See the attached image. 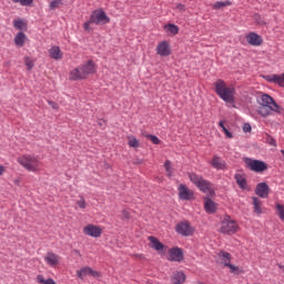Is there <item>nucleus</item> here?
I'll return each instance as SVG.
<instances>
[{
	"instance_id": "obj_1",
	"label": "nucleus",
	"mask_w": 284,
	"mask_h": 284,
	"mask_svg": "<svg viewBox=\"0 0 284 284\" xmlns=\"http://www.w3.org/2000/svg\"><path fill=\"white\" fill-rule=\"evenodd\" d=\"M257 114L262 116L263 119H267V116H272V112H275V114H281L283 112V108L276 103L274 98H272L267 93H263L257 98Z\"/></svg>"
},
{
	"instance_id": "obj_2",
	"label": "nucleus",
	"mask_w": 284,
	"mask_h": 284,
	"mask_svg": "<svg viewBox=\"0 0 284 284\" xmlns=\"http://www.w3.org/2000/svg\"><path fill=\"white\" fill-rule=\"evenodd\" d=\"M214 88L217 97H220L226 105H232L234 108V103H236V89L233 85H227V83L221 79L214 83Z\"/></svg>"
},
{
	"instance_id": "obj_3",
	"label": "nucleus",
	"mask_w": 284,
	"mask_h": 284,
	"mask_svg": "<svg viewBox=\"0 0 284 284\" xmlns=\"http://www.w3.org/2000/svg\"><path fill=\"white\" fill-rule=\"evenodd\" d=\"M97 72V64L94 61L89 60L81 64L80 67L72 69L69 74V79L71 81H83V79H88L90 74H94Z\"/></svg>"
},
{
	"instance_id": "obj_4",
	"label": "nucleus",
	"mask_w": 284,
	"mask_h": 284,
	"mask_svg": "<svg viewBox=\"0 0 284 284\" xmlns=\"http://www.w3.org/2000/svg\"><path fill=\"white\" fill-rule=\"evenodd\" d=\"M189 179L193 185L197 187L200 192H203L207 196H214V184L203 179V176L196 173H189Z\"/></svg>"
},
{
	"instance_id": "obj_5",
	"label": "nucleus",
	"mask_w": 284,
	"mask_h": 284,
	"mask_svg": "<svg viewBox=\"0 0 284 284\" xmlns=\"http://www.w3.org/2000/svg\"><path fill=\"white\" fill-rule=\"evenodd\" d=\"M18 163L27 170V172H41L43 163L34 155H21L18 158Z\"/></svg>"
},
{
	"instance_id": "obj_6",
	"label": "nucleus",
	"mask_w": 284,
	"mask_h": 284,
	"mask_svg": "<svg viewBox=\"0 0 284 284\" xmlns=\"http://www.w3.org/2000/svg\"><path fill=\"white\" fill-rule=\"evenodd\" d=\"M90 23H94L95 26H105V23H110V18H108L105 11L98 9L91 13Z\"/></svg>"
},
{
	"instance_id": "obj_7",
	"label": "nucleus",
	"mask_w": 284,
	"mask_h": 284,
	"mask_svg": "<svg viewBox=\"0 0 284 284\" xmlns=\"http://www.w3.org/2000/svg\"><path fill=\"white\" fill-rule=\"evenodd\" d=\"M246 168L251 170V172H256L261 174V172H265L267 170V164L261 160H252L250 158L245 159Z\"/></svg>"
},
{
	"instance_id": "obj_8",
	"label": "nucleus",
	"mask_w": 284,
	"mask_h": 284,
	"mask_svg": "<svg viewBox=\"0 0 284 284\" xmlns=\"http://www.w3.org/2000/svg\"><path fill=\"white\" fill-rule=\"evenodd\" d=\"M237 230L239 224L233 220L225 219L221 223L220 232H222V234H236Z\"/></svg>"
},
{
	"instance_id": "obj_9",
	"label": "nucleus",
	"mask_w": 284,
	"mask_h": 284,
	"mask_svg": "<svg viewBox=\"0 0 284 284\" xmlns=\"http://www.w3.org/2000/svg\"><path fill=\"white\" fill-rule=\"evenodd\" d=\"M175 232L181 236H192L194 234V227L189 221H182L176 224Z\"/></svg>"
},
{
	"instance_id": "obj_10",
	"label": "nucleus",
	"mask_w": 284,
	"mask_h": 284,
	"mask_svg": "<svg viewBox=\"0 0 284 284\" xmlns=\"http://www.w3.org/2000/svg\"><path fill=\"white\" fill-rule=\"evenodd\" d=\"M83 234L85 236H91V239H101L103 234V227L100 225L88 224L83 227Z\"/></svg>"
},
{
	"instance_id": "obj_11",
	"label": "nucleus",
	"mask_w": 284,
	"mask_h": 284,
	"mask_svg": "<svg viewBox=\"0 0 284 284\" xmlns=\"http://www.w3.org/2000/svg\"><path fill=\"white\" fill-rule=\"evenodd\" d=\"M178 192L181 201H192L194 199V191L190 190L185 184H180Z\"/></svg>"
},
{
	"instance_id": "obj_12",
	"label": "nucleus",
	"mask_w": 284,
	"mask_h": 284,
	"mask_svg": "<svg viewBox=\"0 0 284 284\" xmlns=\"http://www.w3.org/2000/svg\"><path fill=\"white\" fill-rule=\"evenodd\" d=\"M78 278H85V276H92L93 278L101 277V273L99 271L92 270L90 266L82 267L81 270L77 271Z\"/></svg>"
},
{
	"instance_id": "obj_13",
	"label": "nucleus",
	"mask_w": 284,
	"mask_h": 284,
	"mask_svg": "<svg viewBox=\"0 0 284 284\" xmlns=\"http://www.w3.org/2000/svg\"><path fill=\"white\" fill-rule=\"evenodd\" d=\"M155 50L159 57H170V54H172V49L170 48V42L168 41L160 42Z\"/></svg>"
},
{
	"instance_id": "obj_14",
	"label": "nucleus",
	"mask_w": 284,
	"mask_h": 284,
	"mask_svg": "<svg viewBox=\"0 0 284 284\" xmlns=\"http://www.w3.org/2000/svg\"><path fill=\"white\" fill-rule=\"evenodd\" d=\"M44 261L49 267H57L61 263V256L53 252H48L44 256Z\"/></svg>"
},
{
	"instance_id": "obj_15",
	"label": "nucleus",
	"mask_w": 284,
	"mask_h": 284,
	"mask_svg": "<svg viewBox=\"0 0 284 284\" xmlns=\"http://www.w3.org/2000/svg\"><path fill=\"white\" fill-rule=\"evenodd\" d=\"M255 194L260 196V199H267L270 196V185L265 182H261L256 185Z\"/></svg>"
},
{
	"instance_id": "obj_16",
	"label": "nucleus",
	"mask_w": 284,
	"mask_h": 284,
	"mask_svg": "<svg viewBox=\"0 0 284 284\" xmlns=\"http://www.w3.org/2000/svg\"><path fill=\"white\" fill-rule=\"evenodd\" d=\"M169 261H173L175 263H181L183 261V250L179 247H173L169 250Z\"/></svg>"
},
{
	"instance_id": "obj_17",
	"label": "nucleus",
	"mask_w": 284,
	"mask_h": 284,
	"mask_svg": "<svg viewBox=\"0 0 284 284\" xmlns=\"http://www.w3.org/2000/svg\"><path fill=\"white\" fill-rule=\"evenodd\" d=\"M246 41L250 45H254L255 48L263 45V38L255 32H250L246 36Z\"/></svg>"
},
{
	"instance_id": "obj_18",
	"label": "nucleus",
	"mask_w": 284,
	"mask_h": 284,
	"mask_svg": "<svg viewBox=\"0 0 284 284\" xmlns=\"http://www.w3.org/2000/svg\"><path fill=\"white\" fill-rule=\"evenodd\" d=\"M204 210L207 214H214L216 212V203L210 197H204Z\"/></svg>"
},
{
	"instance_id": "obj_19",
	"label": "nucleus",
	"mask_w": 284,
	"mask_h": 284,
	"mask_svg": "<svg viewBox=\"0 0 284 284\" xmlns=\"http://www.w3.org/2000/svg\"><path fill=\"white\" fill-rule=\"evenodd\" d=\"M171 282L173 284H183V283H185V273H183L181 271L174 272L173 275L171 276Z\"/></svg>"
},
{
	"instance_id": "obj_20",
	"label": "nucleus",
	"mask_w": 284,
	"mask_h": 284,
	"mask_svg": "<svg viewBox=\"0 0 284 284\" xmlns=\"http://www.w3.org/2000/svg\"><path fill=\"white\" fill-rule=\"evenodd\" d=\"M49 57L59 61L60 59H63V53H61V49L59 47L54 45L49 50Z\"/></svg>"
},
{
	"instance_id": "obj_21",
	"label": "nucleus",
	"mask_w": 284,
	"mask_h": 284,
	"mask_svg": "<svg viewBox=\"0 0 284 284\" xmlns=\"http://www.w3.org/2000/svg\"><path fill=\"white\" fill-rule=\"evenodd\" d=\"M149 241L150 247H152V250H155L156 252H161V250H163L164 245L163 243H161V241H159V239L154 236H149Z\"/></svg>"
},
{
	"instance_id": "obj_22",
	"label": "nucleus",
	"mask_w": 284,
	"mask_h": 284,
	"mask_svg": "<svg viewBox=\"0 0 284 284\" xmlns=\"http://www.w3.org/2000/svg\"><path fill=\"white\" fill-rule=\"evenodd\" d=\"M211 165L214 168V170H225V162L222 161V159L217 155L213 156Z\"/></svg>"
},
{
	"instance_id": "obj_23",
	"label": "nucleus",
	"mask_w": 284,
	"mask_h": 284,
	"mask_svg": "<svg viewBox=\"0 0 284 284\" xmlns=\"http://www.w3.org/2000/svg\"><path fill=\"white\" fill-rule=\"evenodd\" d=\"M267 81L271 83H277L281 88H284V73L281 75L272 74L267 77Z\"/></svg>"
},
{
	"instance_id": "obj_24",
	"label": "nucleus",
	"mask_w": 284,
	"mask_h": 284,
	"mask_svg": "<svg viewBox=\"0 0 284 284\" xmlns=\"http://www.w3.org/2000/svg\"><path fill=\"white\" fill-rule=\"evenodd\" d=\"M219 258H221L223 265L226 267L232 262V254L222 251L217 254Z\"/></svg>"
},
{
	"instance_id": "obj_25",
	"label": "nucleus",
	"mask_w": 284,
	"mask_h": 284,
	"mask_svg": "<svg viewBox=\"0 0 284 284\" xmlns=\"http://www.w3.org/2000/svg\"><path fill=\"white\" fill-rule=\"evenodd\" d=\"M14 43L18 48H23L26 45V33L19 32L14 38Z\"/></svg>"
},
{
	"instance_id": "obj_26",
	"label": "nucleus",
	"mask_w": 284,
	"mask_h": 284,
	"mask_svg": "<svg viewBox=\"0 0 284 284\" xmlns=\"http://www.w3.org/2000/svg\"><path fill=\"white\" fill-rule=\"evenodd\" d=\"M235 181L241 190H245L247 187V180H245V176L241 174H235Z\"/></svg>"
},
{
	"instance_id": "obj_27",
	"label": "nucleus",
	"mask_w": 284,
	"mask_h": 284,
	"mask_svg": "<svg viewBox=\"0 0 284 284\" xmlns=\"http://www.w3.org/2000/svg\"><path fill=\"white\" fill-rule=\"evenodd\" d=\"M220 128L222 129V132H224L226 139H234V133H232L225 126V120H222L219 122Z\"/></svg>"
},
{
	"instance_id": "obj_28",
	"label": "nucleus",
	"mask_w": 284,
	"mask_h": 284,
	"mask_svg": "<svg viewBox=\"0 0 284 284\" xmlns=\"http://www.w3.org/2000/svg\"><path fill=\"white\" fill-rule=\"evenodd\" d=\"M227 6H232V2L230 0L226 1H216L212 8L213 10H221V8H227Z\"/></svg>"
},
{
	"instance_id": "obj_29",
	"label": "nucleus",
	"mask_w": 284,
	"mask_h": 284,
	"mask_svg": "<svg viewBox=\"0 0 284 284\" xmlns=\"http://www.w3.org/2000/svg\"><path fill=\"white\" fill-rule=\"evenodd\" d=\"M253 207L255 214H263V209L261 207V200H258V197H253Z\"/></svg>"
},
{
	"instance_id": "obj_30",
	"label": "nucleus",
	"mask_w": 284,
	"mask_h": 284,
	"mask_svg": "<svg viewBox=\"0 0 284 284\" xmlns=\"http://www.w3.org/2000/svg\"><path fill=\"white\" fill-rule=\"evenodd\" d=\"M61 6H63V0H52L49 3L50 10H57V9L61 8Z\"/></svg>"
},
{
	"instance_id": "obj_31",
	"label": "nucleus",
	"mask_w": 284,
	"mask_h": 284,
	"mask_svg": "<svg viewBox=\"0 0 284 284\" xmlns=\"http://www.w3.org/2000/svg\"><path fill=\"white\" fill-rule=\"evenodd\" d=\"M164 168H165L166 176L172 178V174H173L172 161L166 160V161L164 162Z\"/></svg>"
},
{
	"instance_id": "obj_32",
	"label": "nucleus",
	"mask_w": 284,
	"mask_h": 284,
	"mask_svg": "<svg viewBox=\"0 0 284 284\" xmlns=\"http://www.w3.org/2000/svg\"><path fill=\"white\" fill-rule=\"evenodd\" d=\"M276 214L280 216L281 221H284V205L283 204H276L275 205Z\"/></svg>"
},
{
	"instance_id": "obj_33",
	"label": "nucleus",
	"mask_w": 284,
	"mask_h": 284,
	"mask_svg": "<svg viewBox=\"0 0 284 284\" xmlns=\"http://www.w3.org/2000/svg\"><path fill=\"white\" fill-rule=\"evenodd\" d=\"M24 65L27 67V70H32V68H34V60H32V58L30 57H24Z\"/></svg>"
},
{
	"instance_id": "obj_34",
	"label": "nucleus",
	"mask_w": 284,
	"mask_h": 284,
	"mask_svg": "<svg viewBox=\"0 0 284 284\" xmlns=\"http://www.w3.org/2000/svg\"><path fill=\"white\" fill-rule=\"evenodd\" d=\"M165 28L169 30V32L174 37L179 32V26L176 24H168Z\"/></svg>"
},
{
	"instance_id": "obj_35",
	"label": "nucleus",
	"mask_w": 284,
	"mask_h": 284,
	"mask_svg": "<svg viewBox=\"0 0 284 284\" xmlns=\"http://www.w3.org/2000/svg\"><path fill=\"white\" fill-rule=\"evenodd\" d=\"M129 146L139 148V140H136V138L134 136L129 138Z\"/></svg>"
},
{
	"instance_id": "obj_36",
	"label": "nucleus",
	"mask_w": 284,
	"mask_h": 284,
	"mask_svg": "<svg viewBox=\"0 0 284 284\" xmlns=\"http://www.w3.org/2000/svg\"><path fill=\"white\" fill-rule=\"evenodd\" d=\"M77 205L80 207V210H85V207H88V203H85V199L82 196L77 201Z\"/></svg>"
},
{
	"instance_id": "obj_37",
	"label": "nucleus",
	"mask_w": 284,
	"mask_h": 284,
	"mask_svg": "<svg viewBox=\"0 0 284 284\" xmlns=\"http://www.w3.org/2000/svg\"><path fill=\"white\" fill-rule=\"evenodd\" d=\"M146 138L150 139L154 145H159V143H161V140H159L156 135H146Z\"/></svg>"
},
{
	"instance_id": "obj_38",
	"label": "nucleus",
	"mask_w": 284,
	"mask_h": 284,
	"mask_svg": "<svg viewBox=\"0 0 284 284\" xmlns=\"http://www.w3.org/2000/svg\"><path fill=\"white\" fill-rule=\"evenodd\" d=\"M226 267L231 271V274H236L239 272V266H235L234 264L230 263Z\"/></svg>"
},
{
	"instance_id": "obj_39",
	"label": "nucleus",
	"mask_w": 284,
	"mask_h": 284,
	"mask_svg": "<svg viewBox=\"0 0 284 284\" xmlns=\"http://www.w3.org/2000/svg\"><path fill=\"white\" fill-rule=\"evenodd\" d=\"M13 26H14V28H17L18 30H21V29L23 28V22H22V20H16V21L13 22Z\"/></svg>"
},
{
	"instance_id": "obj_40",
	"label": "nucleus",
	"mask_w": 284,
	"mask_h": 284,
	"mask_svg": "<svg viewBox=\"0 0 284 284\" xmlns=\"http://www.w3.org/2000/svg\"><path fill=\"white\" fill-rule=\"evenodd\" d=\"M37 282L39 284H47L48 283V280H45V277H43V275H38L37 276Z\"/></svg>"
},
{
	"instance_id": "obj_41",
	"label": "nucleus",
	"mask_w": 284,
	"mask_h": 284,
	"mask_svg": "<svg viewBox=\"0 0 284 284\" xmlns=\"http://www.w3.org/2000/svg\"><path fill=\"white\" fill-rule=\"evenodd\" d=\"M34 0H20V6H32Z\"/></svg>"
},
{
	"instance_id": "obj_42",
	"label": "nucleus",
	"mask_w": 284,
	"mask_h": 284,
	"mask_svg": "<svg viewBox=\"0 0 284 284\" xmlns=\"http://www.w3.org/2000/svg\"><path fill=\"white\" fill-rule=\"evenodd\" d=\"M91 23H94V22H90V20H89V21H87V22L84 23L83 28H84V30H85L87 32H90V31L92 30V27H90Z\"/></svg>"
},
{
	"instance_id": "obj_43",
	"label": "nucleus",
	"mask_w": 284,
	"mask_h": 284,
	"mask_svg": "<svg viewBox=\"0 0 284 284\" xmlns=\"http://www.w3.org/2000/svg\"><path fill=\"white\" fill-rule=\"evenodd\" d=\"M175 10L179 12H185V4L178 3Z\"/></svg>"
},
{
	"instance_id": "obj_44",
	"label": "nucleus",
	"mask_w": 284,
	"mask_h": 284,
	"mask_svg": "<svg viewBox=\"0 0 284 284\" xmlns=\"http://www.w3.org/2000/svg\"><path fill=\"white\" fill-rule=\"evenodd\" d=\"M243 132H245V133L252 132V125H250V123H245L243 125Z\"/></svg>"
},
{
	"instance_id": "obj_45",
	"label": "nucleus",
	"mask_w": 284,
	"mask_h": 284,
	"mask_svg": "<svg viewBox=\"0 0 284 284\" xmlns=\"http://www.w3.org/2000/svg\"><path fill=\"white\" fill-rule=\"evenodd\" d=\"M48 103L53 110H59V104L57 102L49 100Z\"/></svg>"
},
{
	"instance_id": "obj_46",
	"label": "nucleus",
	"mask_w": 284,
	"mask_h": 284,
	"mask_svg": "<svg viewBox=\"0 0 284 284\" xmlns=\"http://www.w3.org/2000/svg\"><path fill=\"white\" fill-rule=\"evenodd\" d=\"M122 219H124V220H130V212H128V211H122Z\"/></svg>"
},
{
	"instance_id": "obj_47",
	"label": "nucleus",
	"mask_w": 284,
	"mask_h": 284,
	"mask_svg": "<svg viewBox=\"0 0 284 284\" xmlns=\"http://www.w3.org/2000/svg\"><path fill=\"white\" fill-rule=\"evenodd\" d=\"M6 174V166L0 164V176H3Z\"/></svg>"
},
{
	"instance_id": "obj_48",
	"label": "nucleus",
	"mask_w": 284,
	"mask_h": 284,
	"mask_svg": "<svg viewBox=\"0 0 284 284\" xmlns=\"http://www.w3.org/2000/svg\"><path fill=\"white\" fill-rule=\"evenodd\" d=\"M270 145H274V148H276V140H274V138H271Z\"/></svg>"
},
{
	"instance_id": "obj_49",
	"label": "nucleus",
	"mask_w": 284,
	"mask_h": 284,
	"mask_svg": "<svg viewBox=\"0 0 284 284\" xmlns=\"http://www.w3.org/2000/svg\"><path fill=\"white\" fill-rule=\"evenodd\" d=\"M47 284H57V282H54V280H52V278H48Z\"/></svg>"
},
{
	"instance_id": "obj_50",
	"label": "nucleus",
	"mask_w": 284,
	"mask_h": 284,
	"mask_svg": "<svg viewBox=\"0 0 284 284\" xmlns=\"http://www.w3.org/2000/svg\"><path fill=\"white\" fill-rule=\"evenodd\" d=\"M257 23H258V26H265V21H263V20L257 21Z\"/></svg>"
},
{
	"instance_id": "obj_51",
	"label": "nucleus",
	"mask_w": 284,
	"mask_h": 284,
	"mask_svg": "<svg viewBox=\"0 0 284 284\" xmlns=\"http://www.w3.org/2000/svg\"><path fill=\"white\" fill-rule=\"evenodd\" d=\"M277 266L280 267V270H283V271H284L283 264H277Z\"/></svg>"
},
{
	"instance_id": "obj_52",
	"label": "nucleus",
	"mask_w": 284,
	"mask_h": 284,
	"mask_svg": "<svg viewBox=\"0 0 284 284\" xmlns=\"http://www.w3.org/2000/svg\"><path fill=\"white\" fill-rule=\"evenodd\" d=\"M13 3H21V0H11Z\"/></svg>"
},
{
	"instance_id": "obj_53",
	"label": "nucleus",
	"mask_w": 284,
	"mask_h": 284,
	"mask_svg": "<svg viewBox=\"0 0 284 284\" xmlns=\"http://www.w3.org/2000/svg\"><path fill=\"white\" fill-rule=\"evenodd\" d=\"M139 256V258H143V255H138Z\"/></svg>"
}]
</instances>
